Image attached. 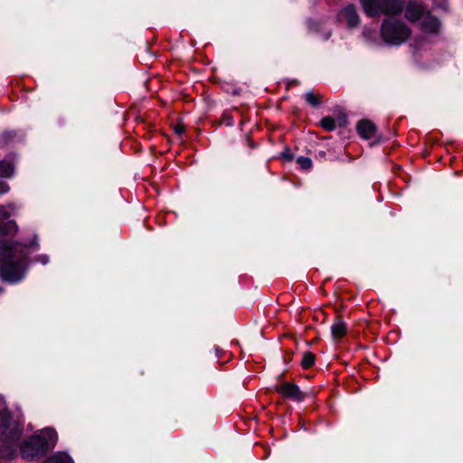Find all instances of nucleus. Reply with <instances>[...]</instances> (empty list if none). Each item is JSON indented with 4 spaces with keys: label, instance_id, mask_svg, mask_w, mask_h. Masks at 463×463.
<instances>
[{
    "label": "nucleus",
    "instance_id": "20e7f679",
    "mask_svg": "<svg viewBox=\"0 0 463 463\" xmlns=\"http://www.w3.org/2000/svg\"><path fill=\"white\" fill-rule=\"evenodd\" d=\"M368 16L380 14H397L402 11V0H362Z\"/></svg>",
    "mask_w": 463,
    "mask_h": 463
},
{
    "label": "nucleus",
    "instance_id": "1a4fd4ad",
    "mask_svg": "<svg viewBox=\"0 0 463 463\" xmlns=\"http://www.w3.org/2000/svg\"><path fill=\"white\" fill-rule=\"evenodd\" d=\"M346 332V327L345 323L337 319L334 322V324L331 326V333L335 339H338L342 337Z\"/></svg>",
    "mask_w": 463,
    "mask_h": 463
},
{
    "label": "nucleus",
    "instance_id": "39448f33",
    "mask_svg": "<svg viewBox=\"0 0 463 463\" xmlns=\"http://www.w3.org/2000/svg\"><path fill=\"white\" fill-rule=\"evenodd\" d=\"M0 435L3 436V439L11 441L19 438L21 434L20 429L16 427H11L10 413L5 408L4 400L0 397ZM2 439V438H0Z\"/></svg>",
    "mask_w": 463,
    "mask_h": 463
},
{
    "label": "nucleus",
    "instance_id": "9d476101",
    "mask_svg": "<svg viewBox=\"0 0 463 463\" xmlns=\"http://www.w3.org/2000/svg\"><path fill=\"white\" fill-rule=\"evenodd\" d=\"M44 463H74L72 458L66 453H57L49 458Z\"/></svg>",
    "mask_w": 463,
    "mask_h": 463
},
{
    "label": "nucleus",
    "instance_id": "7ed1b4c3",
    "mask_svg": "<svg viewBox=\"0 0 463 463\" xmlns=\"http://www.w3.org/2000/svg\"><path fill=\"white\" fill-rule=\"evenodd\" d=\"M411 33L410 28L403 22L393 18L385 19L381 27L383 40L391 45L403 43Z\"/></svg>",
    "mask_w": 463,
    "mask_h": 463
},
{
    "label": "nucleus",
    "instance_id": "6e6552de",
    "mask_svg": "<svg viewBox=\"0 0 463 463\" xmlns=\"http://www.w3.org/2000/svg\"><path fill=\"white\" fill-rule=\"evenodd\" d=\"M341 17L345 19L348 26L354 27L359 24V16L354 6L349 5L342 10Z\"/></svg>",
    "mask_w": 463,
    "mask_h": 463
},
{
    "label": "nucleus",
    "instance_id": "9b49d317",
    "mask_svg": "<svg viewBox=\"0 0 463 463\" xmlns=\"http://www.w3.org/2000/svg\"><path fill=\"white\" fill-rule=\"evenodd\" d=\"M14 172L13 165L6 161L0 162V176L9 177Z\"/></svg>",
    "mask_w": 463,
    "mask_h": 463
},
{
    "label": "nucleus",
    "instance_id": "4468645a",
    "mask_svg": "<svg viewBox=\"0 0 463 463\" xmlns=\"http://www.w3.org/2000/svg\"><path fill=\"white\" fill-rule=\"evenodd\" d=\"M321 125L326 130H333L335 128V120L331 118H324L321 121Z\"/></svg>",
    "mask_w": 463,
    "mask_h": 463
},
{
    "label": "nucleus",
    "instance_id": "f3484780",
    "mask_svg": "<svg viewBox=\"0 0 463 463\" xmlns=\"http://www.w3.org/2000/svg\"><path fill=\"white\" fill-rule=\"evenodd\" d=\"M175 132H176L177 134H179V135H180V134H182V133L184 132V128H183V127L176 126V127H175Z\"/></svg>",
    "mask_w": 463,
    "mask_h": 463
},
{
    "label": "nucleus",
    "instance_id": "dca6fc26",
    "mask_svg": "<svg viewBox=\"0 0 463 463\" xmlns=\"http://www.w3.org/2000/svg\"><path fill=\"white\" fill-rule=\"evenodd\" d=\"M7 190H8V187H7L5 184H0V194H4V193H5Z\"/></svg>",
    "mask_w": 463,
    "mask_h": 463
},
{
    "label": "nucleus",
    "instance_id": "ddd939ff",
    "mask_svg": "<svg viewBox=\"0 0 463 463\" xmlns=\"http://www.w3.org/2000/svg\"><path fill=\"white\" fill-rule=\"evenodd\" d=\"M297 163L300 165L302 169H308L312 165V161L309 157L299 156L297 159Z\"/></svg>",
    "mask_w": 463,
    "mask_h": 463
},
{
    "label": "nucleus",
    "instance_id": "f03ea898",
    "mask_svg": "<svg viewBox=\"0 0 463 463\" xmlns=\"http://www.w3.org/2000/svg\"><path fill=\"white\" fill-rule=\"evenodd\" d=\"M404 16L411 23H418L424 33H435L439 29V22L420 3L408 2L404 6Z\"/></svg>",
    "mask_w": 463,
    "mask_h": 463
},
{
    "label": "nucleus",
    "instance_id": "a211bd4d",
    "mask_svg": "<svg viewBox=\"0 0 463 463\" xmlns=\"http://www.w3.org/2000/svg\"><path fill=\"white\" fill-rule=\"evenodd\" d=\"M39 260L43 263V264H46L48 262V258L47 256H41L39 258Z\"/></svg>",
    "mask_w": 463,
    "mask_h": 463
},
{
    "label": "nucleus",
    "instance_id": "0eeeda50",
    "mask_svg": "<svg viewBox=\"0 0 463 463\" xmlns=\"http://www.w3.org/2000/svg\"><path fill=\"white\" fill-rule=\"evenodd\" d=\"M356 128L359 135L364 139L372 138L376 132L375 125L367 119L358 122Z\"/></svg>",
    "mask_w": 463,
    "mask_h": 463
},
{
    "label": "nucleus",
    "instance_id": "f257e3e1",
    "mask_svg": "<svg viewBox=\"0 0 463 463\" xmlns=\"http://www.w3.org/2000/svg\"><path fill=\"white\" fill-rule=\"evenodd\" d=\"M57 439L54 430L47 428L41 430L23 443L21 447L23 458L33 460L43 456L48 449L55 446Z\"/></svg>",
    "mask_w": 463,
    "mask_h": 463
},
{
    "label": "nucleus",
    "instance_id": "f8f14e48",
    "mask_svg": "<svg viewBox=\"0 0 463 463\" xmlns=\"http://www.w3.org/2000/svg\"><path fill=\"white\" fill-rule=\"evenodd\" d=\"M315 363V354H312V353H305L303 358H302V361H301V364L303 366V368H309L311 367Z\"/></svg>",
    "mask_w": 463,
    "mask_h": 463
},
{
    "label": "nucleus",
    "instance_id": "423d86ee",
    "mask_svg": "<svg viewBox=\"0 0 463 463\" xmlns=\"http://www.w3.org/2000/svg\"><path fill=\"white\" fill-rule=\"evenodd\" d=\"M276 391L285 398L292 399L296 402L303 400V393L299 388L291 383H284L281 385L276 387Z\"/></svg>",
    "mask_w": 463,
    "mask_h": 463
},
{
    "label": "nucleus",
    "instance_id": "6ab92c4d",
    "mask_svg": "<svg viewBox=\"0 0 463 463\" xmlns=\"http://www.w3.org/2000/svg\"><path fill=\"white\" fill-rule=\"evenodd\" d=\"M283 156H285L286 158H288V160H291L292 159V156L288 153V152H285L283 153Z\"/></svg>",
    "mask_w": 463,
    "mask_h": 463
},
{
    "label": "nucleus",
    "instance_id": "2eb2a0df",
    "mask_svg": "<svg viewBox=\"0 0 463 463\" xmlns=\"http://www.w3.org/2000/svg\"><path fill=\"white\" fill-rule=\"evenodd\" d=\"M306 100L313 106H317L318 104L317 98L310 92L306 94Z\"/></svg>",
    "mask_w": 463,
    "mask_h": 463
}]
</instances>
